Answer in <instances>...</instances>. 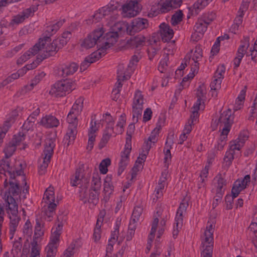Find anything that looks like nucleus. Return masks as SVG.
I'll list each match as a JSON object with an SVG mask.
<instances>
[{
  "label": "nucleus",
  "instance_id": "nucleus-1",
  "mask_svg": "<svg viewBox=\"0 0 257 257\" xmlns=\"http://www.w3.org/2000/svg\"><path fill=\"white\" fill-rule=\"evenodd\" d=\"M4 172L7 177L1 191V196L5 201L6 210L10 219V233L13 235L21 220L18 215L17 201L20 198L21 189L18 182L23 173L22 164L16 161L14 166L10 165L5 159L0 160V172Z\"/></svg>",
  "mask_w": 257,
  "mask_h": 257
},
{
  "label": "nucleus",
  "instance_id": "nucleus-2",
  "mask_svg": "<svg viewBox=\"0 0 257 257\" xmlns=\"http://www.w3.org/2000/svg\"><path fill=\"white\" fill-rule=\"evenodd\" d=\"M117 17V15L111 16L107 23L110 27L107 35V44L116 42L119 36L125 31L128 34L133 35L147 28L149 25L147 19L141 18L133 19L130 24L124 21L116 22Z\"/></svg>",
  "mask_w": 257,
  "mask_h": 257
},
{
  "label": "nucleus",
  "instance_id": "nucleus-3",
  "mask_svg": "<svg viewBox=\"0 0 257 257\" xmlns=\"http://www.w3.org/2000/svg\"><path fill=\"white\" fill-rule=\"evenodd\" d=\"M233 119L234 116L231 109L223 111L220 114L217 122H216L217 119H212V123H216L220 132L219 138L215 144L214 149L212 150V151H214L217 153L218 152L223 150L226 144L227 136L231 130Z\"/></svg>",
  "mask_w": 257,
  "mask_h": 257
},
{
  "label": "nucleus",
  "instance_id": "nucleus-4",
  "mask_svg": "<svg viewBox=\"0 0 257 257\" xmlns=\"http://www.w3.org/2000/svg\"><path fill=\"white\" fill-rule=\"evenodd\" d=\"M60 48L58 40L52 42L50 37H44L33 47L32 53H37V58L42 60L54 55Z\"/></svg>",
  "mask_w": 257,
  "mask_h": 257
},
{
  "label": "nucleus",
  "instance_id": "nucleus-5",
  "mask_svg": "<svg viewBox=\"0 0 257 257\" xmlns=\"http://www.w3.org/2000/svg\"><path fill=\"white\" fill-rule=\"evenodd\" d=\"M104 31L102 27L94 30L84 39L81 46L86 49H89L97 45V48L107 49L114 43L107 44V35H104Z\"/></svg>",
  "mask_w": 257,
  "mask_h": 257
},
{
  "label": "nucleus",
  "instance_id": "nucleus-6",
  "mask_svg": "<svg viewBox=\"0 0 257 257\" xmlns=\"http://www.w3.org/2000/svg\"><path fill=\"white\" fill-rule=\"evenodd\" d=\"M215 225V221L214 219L208 220L206 228L201 236V254H205L206 256H209L208 254H212Z\"/></svg>",
  "mask_w": 257,
  "mask_h": 257
},
{
  "label": "nucleus",
  "instance_id": "nucleus-7",
  "mask_svg": "<svg viewBox=\"0 0 257 257\" xmlns=\"http://www.w3.org/2000/svg\"><path fill=\"white\" fill-rule=\"evenodd\" d=\"M43 211L48 218V220L50 221L51 217L55 213L56 208L58 204V201L55 199L54 189L50 186L45 190L42 199Z\"/></svg>",
  "mask_w": 257,
  "mask_h": 257
},
{
  "label": "nucleus",
  "instance_id": "nucleus-8",
  "mask_svg": "<svg viewBox=\"0 0 257 257\" xmlns=\"http://www.w3.org/2000/svg\"><path fill=\"white\" fill-rule=\"evenodd\" d=\"M170 214L169 212L165 211L163 215V217L161 220L159 222V219L156 218L154 219L152 223L151 232L148 236V242L147 248L149 251L151 247V242L154 238L155 235H157L156 241L159 242L160 238L162 235L165 230L166 222L169 219Z\"/></svg>",
  "mask_w": 257,
  "mask_h": 257
},
{
  "label": "nucleus",
  "instance_id": "nucleus-9",
  "mask_svg": "<svg viewBox=\"0 0 257 257\" xmlns=\"http://www.w3.org/2000/svg\"><path fill=\"white\" fill-rule=\"evenodd\" d=\"M102 120L103 123H106V126L103 131L102 138L99 143V147H104L109 140L118 135L114 128V119L108 113L103 115Z\"/></svg>",
  "mask_w": 257,
  "mask_h": 257
},
{
  "label": "nucleus",
  "instance_id": "nucleus-10",
  "mask_svg": "<svg viewBox=\"0 0 257 257\" xmlns=\"http://www.w3.org/2000/svg\"><path fill=\"white\" fill-rule=\"evenodd\" d=\"M206 93L205 87L204 85L199 86L196 93L197 99L192 108L191 117L192 122L197 121L200 112L205 108L204 100L206 98Z\"/></svg>",
  "mask_w": 257,
  "mask_h": 257
},
{
  "label": "nucleus",
  "instance_id": "nucleus-11",
  "mask_svg": "<svg viewBox=\"0 0 257 257\" xmlns=\"http://www.w3.org/2000/svg\"><path fill=\"white\" fill-rule=\"evenodd\" d=\"M75 89L74 83L70 80H63L56 82L51 88L50 94L55 97H62Z\"/></svg>",
  "mask_w": 257,
  "mask_h": 257
},
{
  "label": "nucleus",
  "instance_id": "nucleus-12",
  "mask_svg": "<svg viewBox=\"0 0 257 257\" xmlns=\"http://www.w3.org/2000/svg\"><path fill=\"white\" fill-rule=\"evenodd\" d=\"M84 98L80 97L77 99L72 106L67 117L69 125L77 127L79 116L83 107Z\"/></svg>",
  "mask_w": 257,
  "mask_h": 257
},
{
  "label": "nucleus",
  "instance_id": "nucleus-13",
  "mask_svg": "<svg viewBox=\"0 0 257 257\" xmlns=\"http://www.w3.org/2000/svg\"><path fill=\"white\" fill-rule=\"evenodd\" d=\"M122 0H111L106 6L99 9L93 15V21L95 23L101 21L111 14L119 7Z\"/></svg>",
  "mask_w": 257,
  "mask_h": 257
},
{
  "label": "nucleus",
  "instance_id": "nucleus-14",
  "mask_svg": "<svg viewBox=\"0 0 257 257\" xmlns=\"http://www.w3.org/2000/svg\"><path fill=\"white\" fill-rule=\"evenodd\" d=\"M145 101L142 92L140 90H137L134 94L132 104L134 121L137 122L139 118L141 117Z\"/></svg>",
  "mask_w": 257,
  "mask_h": 257
},
{
  "label": "nucleus",
  "instance_id": "nucleus-15",
  "mask_svg": "<svg viewBox=\"0 0 257 257\" xmlns=\"http://www.w3.org/2000/svg\"><path fill=\"white\" fill-rule=\"evenodd\" d=\"M142 10V7L137 2L127 1L121 7V14L123 17L132 18L138 15Z\"/></svg>",
  "mask_w": 257,
  "mask_h": 257
},
{
  "label": "nucleus",
  "instance_id": "nucleus-16",
  "mask_svg": "<svg viewBox=\"0 0 257 257\" xmlns=\"http://www.w3.org/2000/svg\"><path fill=\"white\" fill-rule=\"evenodd\" d=\"M188 205V203L183 200L180 203L177 210L175 218V223L173 226V236L174 238L176 237L179 232V229H180L182 226L183 217L185 214Z\"/></svg>",
  "mask_w": 257,
  "mask_h": 257
},
{
  "label": "nucleus",
  "instance_id": "nucleus-17",
  "mask_svg": "<svg viewBox=\"0 0 257 257\" xmlns=\"http://www.w3.org/2000/svg\"><path fill=\"white\" fill-rule=\"evenodd\" d=\"M143 210V208L141 206H136L134 208L128 225V234L126 236L127 240H130L132 239L137 224L142 218Z\"/></svg>",
  "mask_w": 257,
  "mask_h": 257
},
{
  "label": "nucleus",
  "instance_id": "nucleus-18",
  "mask_svg": "<svg viewBox=\"0 0 257 257\" xmlns=\"http://www.w3.org/2000/svg\"><path fill=\"white\" fill-rule=\"evenodd\" d=\"M18 115L19 112L17 109L12 110L7 115L6 120L5 121L3 126L0 127V146L2 144L3 139L5 137L8 130L11 127L12 124L15 122Z\"/></svg>",
  "mask_w": 257,
  "mask_h": 257
},
{
  "label": "nucleus",
  "instance_id": "nucleus-19",
  "mask_svg": "<svg viewBox=\"0 0 257 257\" xmlns=\"http://www.w3.org/2000/svg\"><path fill=\"white\" fill-rule=\"evenodd\" d=\"M249 46V38L244 37L241 40L240 44L237 49L236 56L233 60V65L234 67L237 68L245 54H247V50ZM247 56V55H246Z\"/></svg>",
  "mask_w": 257,
  "mask_h": 257
},
{
  "label": "nucleus",
  "instance_id": "nucleus-20",
  "mask_svg": "<svg viewBox=\"0 0 257 257\" xmlns=\"http://www.w3.org/2000/svg\"><path fill=\"white\" fill-rule=\"evenodd\" d=\"M202 52L201 49L199 48H196L192 56V60L194 63V66L192 67L191 72L186 77L183 78V82L188 78L192 79L194 78L195 74L197 73L199 68V62L202 59Z\"/></svg>",
  "mask_w": 257,
  "mask_h": 257
},
{
  "label": "nucleus",
  "instance_id": "nucleus-21",
  "mask_svg": "<svg viewBox=\"0 0 257 257\" xmlns=\"http://www.w3.org/2000/svg\"><path fill=\"white\" fill-rule=\"evenodd\" d=\"M250 181V177L249 175H246L243 178L235 181L231 190L232 197H236L240 192L246 187Z\"/></svg>",
  "mask_w": 257,
  "mask_h": 257
},
{
  "label": "nucleus",
  "instance_id": "nucleus-22",
  "mask_svg": "<svg viewBox=\"0 0 257 257\" xmlns=\"http://www.w3.org/2000/svg\"><path fill=\"white\" fill-rule=\"evenodd\" d=\"M208 25L203 20L198 19L194 27V31L191 35V39L195 41L200 40L204 35Z\"/></svg>",
  "mask_w": 257,
  "mask_h": 257
},
{
  "label": "nucleus",
  "instance_id": "nucleus-23",
  "mask_svg": "<svg viewBox=\"0 0 257 257\" xmlns=\"http://www.w3.org/2000/svg\"><path fill=\"white\" fill-rule=\"evenodd\" d=\"M181 0H160L158 8L162 13H167L180 6Z\"/></svg>",
  "mask_w": 257,
  "mask_h": 257
},
{
  "label": "nucleus",
  "instance_id": "nucleus-24",
  "mask_svg": "<svg viewBox=\"0 0 257 257\" xmlns=\"http://www.w3.org/2000/svg\"><path fill=\"white\" fill-rule=\"evenodd\" d=\"M168 177V171L165 170L162 173L158 184L156 187L154 195L157 199L161 198L163 195L165 187L167 185L166 181Z\"/></svg>",
  "mask_w": 257,
  "mask_h": 257
},
{
  "label": "nucleus",
  "instance_id": "nucleus-25",
  "mask_svg": "<svg viewBox=\"0 0 257 257\" xmlns=\"http://www.w3.org/2000/svg\"><path fill=\"white\" fill-rule=\"evenodd\" d=\"M63 226L62 222H58L54 225L51 229V233L49 242L59 244Z\"/></svg>",
  "mask_w": 257,
  "mask_h": 257
},
{
  "label": "nucleus",
  "instance_id": "nucleus-26",
  "mask_svg": "<svg viewBox=\"0 0 257 257\" xmlns=\"http://www.w3.org/2000/svg\"><path fill=\"white\" fill-rule=\"evenodd\" d=\"M226 180L221 176H217L213 180L212 191L215 194L223 195L226 189Z\"/></svg>",
  "mask_w": 257,
  "mask_h": 257
},
{
  "label": "nucleus",
  "instance_id": "nucleus-27",
  "mask_svg": "<svg viewBox=\"0 0 257 257\" xmlns=\"http://www.w3.org/2000/svg\"><path fill=\"white\" fill-rule=\"evenodd\" d=\"M98 130V127L97 126L96 122H93L91 120L88 132V140L86 148L87 150L89 151L91 150L93 148L96 137V133Z\"/></svg>",
  "mask_w": 257,
  "mask_h": 257
},
{
  "label": "nucleus",
  "instance_id": "nucleus-28",
  "mask_svg": "<svg viewBox=\"0 0 257 257\" xmlns=\"http://www.w3.org/2000/svg\"><path fill=\"white\" fill-rule=\"evenodd\" d=\"M27 134L23 131L14 136L11 142L21 149H25L27 146Z\"/></svg>",
  "mask_w": 257,
  "mask_h": 257
},
{
  "label": "nucleus",
  "instance_id": "nucleus-29",
  "mask_svg": "<svg viewBox=\"0 0 257 257\" xmlns=\"http://www.w3.org/2000/svg\"><path fill=\"white\" fill-rule=\"evenodd\" d=\"M85 182H87V181L84 178L83 171L81 169L77 170L70 178V184L73 187L81 185Z\"/></svg>",
  "mask_w": 257,
  "mask_h": 257
},
{
  "label": "nucleus",
  "instance_id": "nucleus-30",
  "mask_svg": "<svg viewBox=\"0 0 257 257\" xmlns=\"http://www.w3.org/2000/svg\"><path fill=\"white\" fill-rule=\"evenodd\" d=\"M52 156V155L44 153L41 157L39 159L38 173L40 175H43L46 172L47 168Z\"/></svg>",
  "mask_w": 257,
  "mask_h": 257
},
{
  "label": "nucleus",
  "instance_id": "nucleus-31",
  "mask_svg": "<svg viewBox=\"0 0 257 257\" xmlns=\"http://www.w3.org/2000/svg\"><path fill=\"white\" fill-rule=\"evenodd\" d=\"M78 65L75 63L65 64L59 68V74L63 77L73 74L77 71Z\"/></svg>",
  "mask_w": 257,
  "mask_h": 257
},
{
  "label": "nucleus",
  "instance_id": "nucleus-32",
  "mask_svg": "<svg viewBox=\"0 0 257 257\" xmlns=\"http://www.w3.org/2000/svg\"><path fill=\"white\" fill-rule=\"evenodd\" d=\"M160 33L162 41L167 42L170 40L174 36V32L169 25L162 23L160 25Z\"/></svg>",
  "mask_w": 257,
  "mask_h": 257
},
{
  "label": "nucleus",
  "instance_id": "nucleus-33",
  "mask_svg": "<svg viewBox=\"0 0 257 257\" xmlns=\"http://www.w3.org/2000/svg\"><path fill=\"white\" fill-rule=\"evenodd\" d=\"M132 150L131 143L126 142L123 150L121 152V158L119 162V165L126 166L130 161V154Z\"/></svg>",
  "mask_w": 257,
  "mask_h": 257
},
{
  "label": "nucleus",
  "instance_id": "nucleus-34",
  "mask_svg": "<svg viewBox=\"0 0 257 257\" xmlns=\"http://www.w3.org/2000/svg\"><path fill=\"white\" fill-rule=\"evenodd\" d=\"M246 87L244 86V88L240 91L237 97L235 99L233 108L234 111L240 110L243 108L246 96Z\"/></svg>",
  "mask_w": 257,
  "mask_h": 257
},
{
  "label": "nucleus",
  "instance_id": "nucleus-35",
  "mask_svg": "<svg viewBox=\"0 0 257 257\" xmlns=\"http://www.w3.org/2000/svg\"><path fill=\"white\" fill-rule=\"evenodd\" d=\"M40 123L46 127H57L59 124V121L53 115H45L42 117Z\"/></svg>",
  "mask_w": 257,
  "mask_h": 257
},
{
  "label": "nucleus",
  "instance_id": "nucleus-36",
  "mask_svg": "<svg viewBox=\"0 0 257 257\" xmlns=\"http://www.w3.org/2000/svg\"><path fill=\"white\" fill-rule=\"evenodd\" d=\"M150 149L149 148H146L143 146L142 151L140 153L139 156L136 162L135 165L133 168V172H135L137 170L141 168L142 164L145 161L147 156L149 154Z\"/></svg>",
  "mask_w": 257,
  "mask_h": 257
},
{
  "label": "nucleus",
  "instance_id": "nucleus-37",
  "mask_svg": "<svg viewBox=\"0 0 257 257\" xmlns=\"http://www.w3.org/2000/svg\"><path fill=\"white\" fill-rule=\"evenodd\" d=\"M101 186V182L100 178L97 175L93 176L91 182V189L94 192L92 197L93 199H97L99 194Z\"/></svg>",
  "mask_w": 257,
  "mask_h": 257
},
{
  "label": "nucleus",
  "instance_id": "nucleus-38",
  "mask_svg": "<svg viewBox=\"0 0 257 257\" xmlns=\"http://www.w3.org/2000/svg\"><path fill=\"white\" fill-rule=\"evenodd\" d=\"M64 23L63 20H60L57 22L55 24H51L47 26L45 30V33L46 35V37H50L54 34L62 26Z\"/></svg>",
  "mask_w": 257,
  "mask_h": 257
},
{
  "label": "nucleus",
  "instance_id": "nucleus-39",
  "mask_svg": "<svg viewBox=\"0 0 257 257\" xmlns=\"http://www.w3.org/2000/svg\"><path fill=\"white\" fill-rule=\"evenodd\" d=\"M212 0H197L191 8V11L193 14L197 15L202 9H203Z\"/></svg>",
  "mask_w": 257,
  "mask_h": 257
},
{
  "label": "nucleus",
  "instance_id": "nucleus-40",
  "mask_svg": "<svg viewBox=\"0 0 257 257\" xmlns=\"http://www.w3.org/2000/svg\"><path fill=\"white\" fill-rule=\"evenodd\" d=\"M55 134L52 135V137L47 138L45 140V147L43 153L53 155V149L55 146Z\"/></svg>",
  "mask_w": 257,
  "mask_h": 257
},
{
  "label": "nucleus",
  "instance_id": "nucleus-41",
  "mask_svg": "<svg viewBox=\"0 0 257 257\" xmlns=\"http://www.w3.org/2000/svg\"><path fill=\"white\" fill-rule=\"evenodd\" d=\"M173 142L171 139H167L166 142V145L164 150V163L168 166L171 159V154L170 149Z\"/></svg>",
  "mask_w": 257,
  "mask_h": 257
},
{
  "label": "nucleus",
  "instance_id": "nucleus-42",
  "mask_svg": "<svg viewBox=\"0 0 257 257\" xmlns=\"http://www.w3.org/2000/svg\"><path fill=\"white\" fill-rule=\"evenodd\" d=\"M113 186L111 182V178L107 175L104 181L103 184V192L105 196H109L113 192Z\"/></svg>",
  "mask_w": 257,
  "mask_h": 257
},
{
  "label": "nucleus",
  "instance_id": "nucleus-43",
  "mask_svg": "<svg viewBox=\"0 0 257 257\" xmlns=\"http://www.w3.org/2000/svg\"><path fill=\"white\" fill-rule=\"evenodd\" d=\"M222 81L220 79L213 77L212 81L210 84L211 95L214 98L216 97L218 91L221 88Z\"/></svg>",
  "mask_w": 257,
  "mask_h": 257
},
{
  "label": "nucleus",
  "instance_id": "nucleus-44",
  "mask_svg": "<svg viewBox=\"0 0 257 257\" xmlns=\"http://www.w3.org/2000/svg\"><path fill=\"white\" fill-rule=\"evenodd\" d=\"M139 61V58L138 56L136 55L133 56L132 57L128 65L127 68L124 74H129L130 77L131 75L134 72Z\"/></svg>",
  "mask_w": 257,
  "mask_h": 257
},
{
  "label": "nucleus",
  "instance_id": "nucleus-45",
  "mask_svg": "<svg viewBox=\"0 0 257 257\" xmlns=\"http://www.w3.org/2000/svg\"><path fill=\"white\" fill-rule=\"evenodd\" d=\"M126 124V116L125 114H121L116 124L115 130L118 134H121L124 131V127Z\"/></svg>",
  "mask_w": 257,
  "mask_h": 257
},
{
  "label": "nucleus",
  "instance_id": "nucleus-46",
  "mask_svg": "<svg viewBox=\"0 0 257 257\" xmlns=\"http://www.w3.org/2000/svg\"><path fill=\"white\" fill-rule=\"evenodd\" d=\"M233 152L227 150L225 152L224 157L223 158V161L222 166L225 169H227L232 164V162L234 159Z\"/></svg>",
  "mask_w": 257,
  "mask_h": 257
},
{
  "label": "nucleus",
  "instance_id": "nucleus-47",
  "mask_svg": "<svg viewBox=\"0 0 257 257\" xmlns=\"http://www.w3.org/2000/svg\"><path fill=\"white\" fill-rule=\"evenodd\" d=\"M77 134V127L68 125V131L65 137L66 140L68 141V145L73 143Z\"/></svg>",
  "mask_w": 257,
  "mask_h": 257
},
{
  "label": "nucleus",
  "instance_id": "nucleus-48",
  "mask_svg": "<svg viewBox=\"0 0 257 257\" xmlns=\"http://www.w3.org/2000/svg\"><path fill=\"white\" fill-rule=\"evenodd\" d=\"M58 245L57 244L49 242L45 249V257H55Z\"/></svg>",
  "mask_w": 257,
  "mask_h": 257
},
{
  "label": "nucleus",
  "instance_id": "nucleus-49",
  "mask_svg": "<svg viewBox=\"0 0 257 257\" xmlns=\"http://www.w3.org/2000/svg\"><path fill=\"white\" fill-rule=\"evenodd\" d=\"M58 245L57 244L49 242L45 249V257H55Z\"/></svg>",
  "mask_w": 257,
  "mask_h": 257
},
{
  "label": "nucleus",
  "instance_id": "nucleus-50",
  "mask_svg": "<svg viewBox=\"0 0 257 257\" xmlns=\"http://www.w3.org/2000/svg\"><path fill=\"white\" fill-rule=\"evenodd\" d=\"M159 135L152 131L149 138L145 141L143 146L146 148H149L150 150L151 148L157 142Z\"/></svg>",
  "mask_w": 257,
  "mask_h": 257
},
{
  "label": "nucleus",
  "instance_id": "nucleus-51",
  "mask_svg": "<svg viewBox=\"0 0 257 257\" xmlns=\"http://www.w3.org/2000/svg\"><path fill=\"white\" fill-rule=\"evenodd\" d=\"M105 49H103L102 48H98V50L97 51L93 52L86 58L88 60H89V63H94L101 58V51H103Z\"/></svg>",
  "mask_w": 257,
  "mask_h": 257
},
{
  "label": "nucleus",
  "instance_id": "nucleus-52",
  "mask_svg": "<svg viewBox=\"0 0 257 257\" xmlns=\"http://www.w3.org/2000/svg\"><path fill=\"white\" fill-rule=\"evenodd\" d=\"M111 160L106 158L101 161L99 166V171L102 174H106L108 172V167L111 164Z\"/></svg>",
  "mask_w": 257,
  "mask_h": 257
},
{
  "label": "nucleus",
  "instance_id": "nucleus-53",
  "mask_svg": "<svg viewBox=\"0 0 257 257\" xmlns=\"http://www.w3.org/2000/svg\"><path fill=\"white\" fill-rule=\"evenodd\" d=\"M17 147L11 141L8 144L4 149V153L6 158L11 157L16 150Z\"/></svg>",
  "mask_w": 257,
  "mask_h": 257
},
{
  "label": "nucleus",
  "instance_id": "nucleus-54",
  "mask_svg": "<svg viewBox=\"0 0 257 257\" xmlns=\"http://www.w3.org/2000/svg\"><path fill=\"white\" fill-rule=\"evenodd\" d=\"M243 146L242 145L241 143H240L236 140H235L230 142L229 145V148L227 150L233 152V154H235V152L236 151H240V150Z\"/></svg>",
  "mask_w": 257,
  "mask_h": 257
},
{
  "label": "nucleus",
  "instance_id": "nucleus-55",
  "mask_svg": "<svg viewBox=\"0 0 257 257\" xmlns=\"http://www.w3.org/2000/svg\"><path fill=\"white\" fill-rule=\"evenodd\" d=\"M34 51L33 50V47L31 48L29 51L25 53L22 56H21L17 60V63L19 64H22L28 59H30L32 56L37 55V53H32Z\"/></svg>",
  "mask_w": 257,
  "mask_h": 257
},
{
  "label": "nucleus",
  "instance_id": "nucleus-56",
  "mask_svg": "<svg viewBox=\"0 0 257 257\" xmlns=\"http://www.w3.org/2000/svg\"><path fill=\"white\" fill-rule=\"evenodd\" d=\"M145 43V38L142 35H138L131 40V44L135 47L143 46Z\"/></svg>",
  "mask_w": 257,
  "mask_h": 257
},
{
  "label": "nucleus",
  "instance_id": "nucleus-57",
  "mask_svg": "<svg viewBox=\"0 0 257 257\" xmlns=\"http://www.w3.org/2000/svg\"><path fill=\"white\" fill-rule=\"evenodd\" d=\"M225 71L226 68L225 66L223 64L219 65L217 67V68L213 76L215 78L220 79L221 81H222L224 77Z\"/></svg>",
  "mask_w": 257,
  "mask_h": 257
},
{
  "label": "nucleus",
  "instance_id": "nucleus-58",
  "mask_svg": "<svg viewBox=\"0 0 257 257\" xmlns=\"http://www.w3.org/2000/svg\"><path fill=\"white\" fill-rule=\"evenodd\" d=\"M71 37V33L69 32H64L61 36L57 40H58V45L59 47L61 48L65 45L69 41Z\"/></svg>",
  "mask_w": 257,
  "mask_h": 257
},
{
  "label": "nucleus",
  "instance_id": "nucleus-59",
  "mask_svg": "<svg viewBox=\"0 0 257 257\" xmlns=\"http://www.w3.org/2000/svg\"><path fill=\"white\" fill-rule=\"evenodd\" d=\"M117 81L115 84L116 87L120 90V88L122 86L121 82L124 79H127L130 78L129 74H122V72L118 71L117 72Z\"/></svg>",
  "mask_w": 257,
  "mask_h": 257
},
{
  "label": "nucleus",
  "instance_id": "nucleus-60",
  "mask_svg": "<svg viewBox=\"0 0 257 257\" xmlns=\"http://www.w3.org/2000/svg\"><path fill=\"white\" fill-rule=\"evenodd\" d=\"M35 122L34 120H29L27 118L23 125L22 131L26 133L29 131H32L34 128Z\"/></svg>",
  "mask_w": 257,
  "mask_h": 257
},
{
  "label": "nucleus",
  "instance_id": "nucleus-61",
  "mask_svg": "<svg viewBox=\"0 0 257 257\" xmlns=\"http://www.w3.org/2000/svg\"><path fill=\"white\" fill-rule=\"evenodd\" d=\"M37 66V64L33 62L31 64H27L22 68L19 69L17 72L19 74L20 77L23 76L26 73L27 71L29 70L35 68Z\"/></svg>",
  "mask_w": 257,
  "mask_h": 257
},
{
  "label": "nucleus",
  "instance_id": "nucleus-62",
  "mask_svg": "<svg viewBox=\"0 0 257 257\" xmlns=\"http://www.w3.org/2000/svg\"><path fill=\"white\" fill-rule=\"evenodd\" d=\"M183 15L182 12L180 11L176 12L172 17L171 24L173 26L177 25L182 20Z\"/></svg>",
  "mask_w": 257,
  "mask_h": 257
},
{
  "label": "nucleus",
  "instance_id": "nucleus-63",
  "mask_svg": "<svg viewBox=\"0 0 257 257\" xmlns=\"http://www.w3.org/2000/svg\"><path fill=\"white\" fill-rule=\"evenodd\" d=\"M101 225L96 224L95 227L94 228L92 238L95 242L98 241L101 238Z\"/></svg>",
  "mask_w": 257,
  "mask_h": 257
},
{
  "label": "nucleus",
  "instance_id": "nucleus-64",
  "mask_svg": "<svg viewBox=\"0 0 257 257\" xmlns=\"http://www.w3.org/2000/svg\"><path fill=\"white\" fill-rule=\"evenodd\" d=\"M216 18V15L214 13H210L204 15L201 18H199L200 20H203L204 22L208 26Z\"/></svg>",
  "mask_w": 257,
  "mask_h": 257
}]
</instances>
